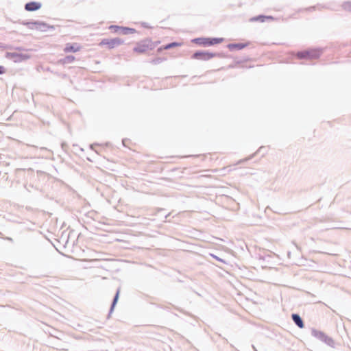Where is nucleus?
Returning a JSON list of instances; mask_svg holds the SVG:
<instances>
[{
  "instance_id": "nucleus-4",
  "label": "nucleus",
  "mask_w": 351,
  "mask_h": 351,
  "mask_svg": "<svg viewBox=\"0 0 351 351\" xmlns=\"http://www.w3.org/2000/svg\"><path fill=\"white\" fill-rule=\"evenodd\" d=\"M322 53V49H308L297 53V58L300 60H312L319 58Z\"/></svg>"
},
{
  "instance_id": "nucleus-33",
  "label": "nucleus",
  "mask_w": 351,
  "mask_h": 351,
  "mask_svg": "<svg viewBox=\"0 0 351 351\" xmlns=\"http://www.w3.org/2000/svg\"><path fill=\"white\" fill-rule=\"evenodd\" d=\"M125 262L126 263H130V261H125Z\"/></svg>"
},
{
  "instance_id": "nucleus-27",
  "label": "nucleus",
  "mask_w": 351,
  "mask_h": 351,
  "mask_svg": "<svg viewBox=\"0 0 351 351\" xmlns=\"http://www.w3.org/2000/svg\"><path fill=\"white\" fill-rule=\"evenodd\" d=\"M163 50H165V49H162V46L160 47L159 48H158L157 49V52L158 53H160L162 52Z\"/></svg>"
},
{
  "instance_id": "nucleus-34",
  "label": "nucleus",
  "mask_w": 351,
  "mask_h": 351,
  "mask_svg": "<svg viewBox=\"0 0 351 351\" xmlns=\"http://www.w3.org/2000/svg\"><path fill=\"white\" fill-rule=\"evenodd\" d=\"M125 139H123V145H125Z\"/></svg>"
},
{
  "instance_id": "nucleus-15",
  "label": "nucleus",
  "mask_w": 351,
  "mask_h": 351,
  "mask_svg": "<svg viewBox=\"0 0 351 351\" xmlns=\"http://www.w3.org/2000/svg\"><path fill=\"white\" fill-rule=\"evenodd\" d=\"M75 56H73L72 55H68V56H66L64 58L60 59L59 60V62L63 64H69V63L73 62L75 60Z\"/></svg>"
},
{
  "instance_id": "nucleus-22",
  "label": "nucleus",
  "mask_w": 351,
  "mask_h": 351,
  "mask_svg": "<svg viewBox=\"0 0 351 351\" xmlns=\"http://www.w3.org/2000/svg\"><path fill=\"white\" fill-rule=\"evenodd\" d=\"M119 291H117V293H116V295L114 297V301H113V303H112V307H114V306L115 305L117 300H118V298H119Z\"/></svg>"
},
{
  "instance_id": "nucleus-3",
  "label": "nucleus",
  "mask_w": 351,
  "mask_h": 351,
  "mask_svg": "<svg viewBox=\"0 0 351 351\" xmlns=\"http://www.w3.org/2000/svg\"><path fill=\"white\" fill-rule=\"evenodd\" d=\"M224 58L225 56L223 53H213L208 51L198 50L195 51L191 58L194 60H199L202 61H208L213 58Z\"/></svg>"
},
{
  "instance_id": "nucleus-13",
  "label": "nucleus",
  "mask_w": 351,
  "mask_h": 351,
  "mask_svg": "<svg viewBox=\"0 0 351 351\" xmlns=\"http://www.w3.org/2000/svg\"><path fill=\"white\" fill-rule=\"evenodd\" d=\"M73 233V231L71 230L69 233H66L65 232H63L62 234V236L60 237V242H62L64 243V245L65 246L68 243L69 240L71 237V234Z\"/></svg>"
},
{
  "instance_id": "nucleus-6",
  "label": "nucleus",
  "mask_w": 351,
  "mask_h": 351,
  "mask_svg": "<svg viewBox=\"0 0 351 351\" xmlns=\"http://www.w3.org/2000/svg\"><path fill=\"white\" fill-rule=\"evenodd\" d=\"M124 44V40L120 38H104L99 43V46L106 45L109 49H112L116 47L121 45Z\"/></svg>"
},
{
  "instance_id": "nucleus-5",
  "label": "nucleus",
  "mask_w": 351,
  "mask_h": 351,
  "mask_svg": "<svg viewBox=\"0 0 351 351\" xmlns=\"http://www.w3.org/2000/svg\"><path fill=\"white\" fill-rule=\"evenodd\" d=\"M223 40V38H204L199 37L193 38L191 42L196 45L203 46V47H208L213 46L215 45L219 44L222 43Z\"/></svg>"
},
{
  "instance_id": "nucleus-32",
  "label": "nucleus",
  "mask_w": 351,
  "mask_h": 351,
  "mask_svg": "<svg viewBox=\"0 0 351 351\" xmlns=\"http://www.w3.org/2000/svg\"><path fill=\"white\" fill-rule=\"evenodd\" d=\"M95 145H97V144H93V145H90V149H93V147H94Z\"/></svg>"
},
{
  "instance_id": "nucleus-12",
  "label": "nucleus",
  "mask_w": 351,
  "mask_h": 351,
  "mask_svg": "<svg viewBox=\"0 0 351 351\" xmlns=\"http://www.w3.org/2000/svg\"><path fill=\"white\" fill-rule=\"evenodd\" d=\"M274 19L271 16H267L263 14H260L256 16H254L250 19V21L252 22H260V23H264L267 21H273Z\"/></svg>"
},
{
  "instance_id": "nucleus-9",
  "label": "nucleus",
  "mask_w": 351,
  "mask_h": 351,
  "mask_svg": "<svg viewBox=\"0 0 351 351\" xmlns=\"http://www.w3.org/2000/svg\"><path fill=\"white\" fill-rule=\"evenodd\" d=\"M42 7V3L38 1H29L25 4V10L28 12H35Z\"/></svg>"
},
{
  "instance_id": "nucleus-30",
  "label": "nucleus",
  "mask_w": 351,
  "mask_h": 351,
  "mask_svg": "<svg viewBox=\"0 0 351 351\" xmlns=\"http://www.w3.org/2000/svg\"><path fill=\"white\" fill-rule=\"evenodd\" d=\"M265 149V147L261 146V147H260L258 148V149L257 150V152H262V150H263V149Z\"/></svg>"
},
{
  "instance_id": "nucleus-26",
  "label": "nucleus",
  "mask_w": 351,
  "mask_h": 351,
  "mask_svg": "<svg viewBox=\"0 0 351 351\" xmlns=\"http://www.w3.org/2000/svg\"><path fill=\"white\" fill-rule=\"evenodd\" d=\"M315 10V6H311V7L306 8V10H308V11H313Z\"/></svg>"
},
{
  "instance_id": "nucleus-25",
  "label": "nucleus",
  "mask_w": 351,
  "mask_h": 351,
  "mask_svg": "<svg viewBox=\"0 0 351 351\" xmlns=\"http://www.w3.org/2000/svg\"><path fill=\"white\" fill-rule=\"evenodd\" d=\"M141 25L143 27H145V28H151V27L148 25L147 23H145V22H143L141 23Z\"/></svg>"
},
{
  "instance_id": "nucleus-16",
  "label": "nucleus",
  "mask_w": 351,
  "mask_h": 351,
  "mask_svg": "<svg viewBox=\"0 0 351 351\" xmlns=\"http://www.w3.org/2000/svg\"><path fill=\"white\" fill-rule=\"evenodd\" d=\"M182 45V43L179 42H171L167 43L166 45H162V49H165V50H169L174 47H180Z\"/></svg>"
},
{
  "instance_id": "nucleus-29",
  "label": "nucleus",
  "mask_w": 351,
  "mask_h": 351,
  "mask_svg": "<svg viewBox=\"0 0 351 351\" xmlns=\"http://www.w3.org/2000/svg\"><path fill=\"white\" fill-rule=\"evenodd\" d=\"M3 239L9 241L10 242H13V239L11 237H3Z\"/></svg>"
},
{
  "instance_id": "nucleus-17",
  "label": "nucleus",
  "mask_w": 351,
  "mask_h": 351,
  "mask_svg": "<svg viewBox=\"0 0 351 351\" xmlns=\"http://www.w3.org/2000/svg\"><path fill=\"white\" fill-rule=\"evenodd\" d=\"M167 60L166 58L164 57H158L156 58L152 59L149 62L154 65L159 64L164 61Z\"/></svg>"
},
{
  "instance_id": "nucleus-2",
  "label": "nucleus",
  "mask_w": 351,
  "mask_h": 351,
  "mask_svg": "<svg viewBox=\"0 0 351 351\" xmlns=\"http://www.w3.org/2000/svg\"><path fill=\"white\" fill-rule=\"evenodd\" d=\"M159 42H152L151 39L147 38L138 42L133 48V51L138 53H145L148 50L154 49Z\"/></svg>"
},
{
  "instance_id": "nucleus-20",
  "label": "nucleus",
  "mask_w": 351,
  "mask_h": 351,
  "mask_svg": "<svg viewBox=\"0 0 351 351\" xmlns=\"http://www.w3.org/2000/svg\"><path fill=\"white\" fill-rule=\"evenodd\" d=\"M29 147L33 148V149H35V151H36L35 153H34V156H38H38H40L41 155L40 153H37V151H38V147H37L32 145V146H29Z\"/></svg>"
},
{
  "instance_id": "nucleus-1",
  "label": "nucleus",
  "mask_w": 351,
  "mask_h": 351,
  "mask_svg": "<svg viewBox=\"0 0 351 351\" xmlns=\"http://www.w3.org/2000/svg\"><path fill=\"white\" fill-rule=\"evenodd\" d=\"M21 24L23 25H25L27 27L30 29H36L40 32H47L49 29L54 30L55 27L53 25H51L44 21H23L20 22Z\"/></svg>"
},
{
  "instance_id": "nucleus-21",
  "label": "nucleus",
  "mask_w": 351,
  "mask_h": 351,
  "mask_svg": "<svg viewBox=\"0 0 351 351\" xmlns=\"http://www.w3.org/2000/svg\"><path fill=\"white\" fill-rule=\"evenodd\" d=\"M209 255L211 257H213V258L216 259L217 261H218L219 262H222L223 263H226V262L223 260L221 259L220 258L217 257V256H215V255L211 254H210Z\"/></svg>"
},
{
  "instance_id": "nucleus-8",
  "label": "nucleus",
  "mask_w": 351,
  "mask_h": 351,
  "mask_svg": "<svg viewBox=\"0 0 351 351\" xmlns=\"http://www.w3.org/2000/svg\"><path fill=\"white\" fill-rule=\"evenodd\" d=\"M5 57L8 59L12 60L14 62H21L29 59L30 55L16 52H6Z\"/></svg>"
},
{
  "instance_id": "nucleus-28",
  "label": "nucleus",
  "mask_w": 351,
  "mask_h": 351,
  "mask_svg": "<svg viewBox=\"0 0 351 351\" xmlns=\"http://www.w3.org/2000/svg\"><path fill=\"white\" fill-rule=\"evenodd\" d=\"M256 154V153H254V154H253L252 155H251V156H250V157H248L247 158H246V159H245V160L247 161V160H250L252 159V158H253V157L254 156V155H255Z\"/></svg>"
},
{
  "instance_id": "nucleus-7",
  "label": "nucleus",
  "mask_w": 351,
  "mask_h": 351,
  "mask_svg": "<svg viewBox=\"0 0 351 351\" xmlns=\"http://www.w3.org/2000/svg\"><path fill=\"white\" fill-rule=\"evenodd\" d=\"M109 29H110L113 33H117L121 35H128L130 34H134L136 32V30L134 28L122 27L117 25H111L109 27Z\"/></svg>"
},
{
  "instance_id": "nucleus-11",
  "label": "nucleus",
  "mask_w": 351,
  "mask_h": 351,
  "mask_svg": "<svg viewBox=\"0 0 351 351\" xmlns=\"http://www.w3.org/2000/svg\"><path fill=\"white\" fill-rule=\"evenodd\" d=\"M250 43H229L227 45V47L229 49L230 51H234V50H241L244 49L245 47H247L249 45Z\"/></svg>"
},
{
  "instance_id": "nucleus-18",
  "label": "nucleus",
  "mask_w": 351,
  "mask_h": 351,
  "mask_svg": "<svg viewBox=\"0 0 351 351\" xmlns=\"http://www.w3.org/2000/svg\"><path fill=\"white\" fill-rule=\"evenodd\" d=\"M343 10L351 12V1H346L343 3Z\"/></svg>"
},
{
  "instance_id": "nucleus-24",
  "label": "nucleus",
  "mask_w": 351,
  "mask_h": 351,
  "mask_svg": "<svg viewBox=\"0 0 351 351\" xmlns=\"http://www.w3.org/2000/svg\"><path fill=\"white\" fill-rule=\"evenodd\" d=\"M5 72V69L3 66H0V75L3 74Z\"/></svg>"
},
{
  "instance_id": "nucleus-19",
  "label": "nucleus",
  "mask_w": 351,
  "mask_h": 351,
  "mask_svg": "<svg viewBox=\"0 0 351 351\" xmlns=\"http://www.w3.org/2000/svg\"><path fill=\"white\" fill-rule=\"evenodd\" d=\"M61 148L64 152L66 153L68 152L69 146L66 143L62 142L61 143Z\"/></svg>"
},
{
  "instance_id": "nucleus-23",
  "label": "nucleus",
  "mask_w": 351,
  "mask_h": 351,
  "mask_svg": "<svg viewBox=\"0 0 351 351\" xmlns=\"http://www.w3.org/2000/svg\"><path fill=\"white\" fill-rule=\"evenodd\" d=\"M39 150L40 152H49V153L51 152V151L49 149H48L47 148L44 147H40Z\"/></svg>"
},
{
  "instance_id": "nucleus-10",
  "label": "nucleus",
  "mask_w": 351,
  "mask_h": 351,
  "mask_svg": "<svg viewBox=\"0 0 351 351\" xmlns=\"http://www.w3.org/2000/svg\"><path fill=\"white\" fill-rule=\"evenodd\" d=\"M81 49V46L76 43H69L65 45L64 51L65 53L77 52Z\"/></svg>"
},
{
  "instance_id": "nucleus-14",
  "label": "nucleus",
  "mask_w": 351,
  "mask_h": 351,
  "mask_svg": "<svg viewBox=\"0 0 351 351\" xmlns=\"http://www.w3.org/2000/svg\"><path fill=\"white\" fill-rule=\"evenodd\" d=\"M292 319L294 321V322L295 323V324L300 328H303L304 325V323L302 320V319L300 318V317L297 315V314H293L292 315Z\"/></svg>"
},
{
  "instance_id": "nucleus-31",
  "label": "nucleus",
  "mask_w": 351,
  "mask_h": 351,
  "mask_svg": "<svg viewBox=\"0 0 351 351\" xmlns=\"http://www.w3.org/2000/svg\"><path fill=\"white\" fill-rule=\"evenodd\" d=\"M97 260H104V261H108L109 260L107 257H104V258H97Z\"/></svg>"
}]
</instances>
